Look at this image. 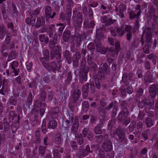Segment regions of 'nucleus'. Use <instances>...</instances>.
<instances>
[{"instance_id":"1","label":"nucleus","mask_w":158,"mask_h":158,"mask_svg":"<svg viewBox=\"0 0 158 158\" xmlns=\"http://www.w3.org/2000/svg\"><path fill=\"white\" fill-rule=\"evenodd\" d=\"M79 126L78 117L75 116L74 123L71 128V132L74 135L75 138L77 139L79 145L83 144L84 142L83 136L81 134L78 133L77 131Z\"/></svg>"},{"instance_id":"2","label":"nucleus","mask_w":158,"mask_h":158,"mask_svg":"<svg viewBox=\"0 0 158 158\" xmlns=\"http://www.w3.org/2000/svg\"><path fill=\"white\" fill-rule=\"evenodd\" d=\"M86 61L85 59H82L80 63V68L79 76L82 81H86L87 79V73L89 71V68L86 66Z\"/></svg>"},{"instance_id":"3","label":"nucleus","mask_w":158,"mask_h":158,"mask_svg":"<svg viewBox=\"0 0 158 158\" xmlns=\"http://www.w3.org/2000/svg\"><path fill=\"white\" fill-rule=\"evenodd\" d=\"M113 134L114 135L116 134L118 135V140L120 142H127L125 131L121 127L119 126L115 131H113Z\"/></svg>"},{"instance_id":"4","label":"nucleus","mask_w":158,"mask_h":158,"mask_svg":"<svg viewBox=\"0 0 158 158\" xmlns=\"http://www.w3.org/2000/svg\"><path fill=\"white\" fill-rule=\"evenodd\" d=\"M42 65L49 72L52 71L54 72L56 70H59L61 67L60 64L58 65L54 61L51 62L49 63L47 62L43 64Z\"/></svg>"},{"instance_id":"5","label":"nucleus","mask_w":158,"mask_h":158,"mask_svg":"<svg viewBox=\"0 0 158 158\" xmlns=\"http://www.w3.org/2000/svg\"><path fill=\"white\" fill-rule=\"evenodd\" d=\"M129 113H119L118 119L119 121L122 122L123 124L127 126L131 121L130 118L128 117Z\"/></svg>"},{"instance_id":"6","label":"nucleus","mask_w":158,"mask_h":158,"mask_svg":"<svg viewBox=\"0 0 158 158\" xmlns=\"http://www.w3.org/2000/svg\"><path fill=\"white\" fill-rule=\"evenodd\" d=\"M93 152V151L91 150L90 146L87 145L82 150H79L77 156L78 158H82L83 157H85L89 153H92Z\"/></svg>"},{"instance_id":"7","label":"nucleus","mask_w":158,"mask_h":158,"mask_svg":"<svg viewBox=\"0 0 158 158\" xmlns=\"http://www.w3.org/2000/svg\"><path fill=\"white\" fill-rule=\"evenodd\" d=\"M149 92L151 98L153 99L158 93V84L150 85L149 87Z\"/></svg>"},{"instance_id":"8","label":"nucleus","mask_w":158,"mask_h":158,"mask_svg":"<svg viewBox=\"0 0 158 158\" xmlns=\"http://www.w3.org/2000/svg\"><path fill=\"white\" fill-rule=\"evenodd\" d=\"M95 44L96 48V50L99 52L101 54H106L107 52V50L102 45L101 41L94 42Z\"/></svg>"},{"instance_id":"9","label":"nucleus","mask_w":158,"mask_h":158,"mask_svg":"<svg viewBox=\"0 0 158 158\" xmlns=\"http://www.w3.org/2000/svg\"><path fill=\"white\" fill-rule=\"evenodd\" d=\"M43 57H40L39 59L42 64L48 62L50 59L48 49H46L43 50Z\"/></svg>"},{"instance_id":"10","label":"nucleus","mask_w":158,"mask_h":158,"mask_svg":"<svg viewBox=\"0 0 158 158\" xmlns=\"http://www.w3.org/2000/svg\"><path fill=\"white\" fill-rule=\"evenodd\" d=\"M154 99H149L148 102H147L144 107V110L146 113H148L151 109H154Z\"/></svg>"},{"instance_id":"11","label":"nucleus","mask_w":158,"mask_h":158,"mask_svg":"<svg viewBox=\"0 0 158 158\" xmlns=\"http://www.w3.org/2000/svg\"><path fill=\"white\" fill-rule=\"evenodd\" d=\"M102 146L106 152L110 151L113 148L112 142L110 140H108L107 141H104Z\"/></svg>"},{"instance_id":"12","label":"nucleus","mask_w":158,"mask_h":158,"mask_svg":"<svg viewBox=\"0 0 158 158\" xmlns=\"http://www.w3.org/2000/svg\"><path fill=\"white\" fill-rule=\"evenodd\" d=\"M110 32L112 35L114 37H116L117 35V33L118 34L119 36L122 37L125 33L124 31H121L119 28L117 27L111 29Z\"/></svg>"},{"instance_id":"13","label":"nucleus","mask_w":158,"mask_h":158,"mask_svg":"<svg viewBox=\"0 0 158 158\" xmlns=\"http://www.w3.org/2000/svg\"><path fill=\"white\" fill-rule=\"evenodd\" d=\"M82 14L81 13L78 12L77 13L76 17L75 16V19H74L73 20H74L75 22L79 28H80L82 22Z\"/></svg>"},{"instance_id":"14","label":"nucleus","mask_w":158,"mask_h":158,"mask_svg":"<svg viewBox=\"0 0 158 158\" xmlns=\"http://www.w3.org/2000/svg\"><path fill=\"white\" fill-rule=\"evenodd\" d=\"M120 48V44L118 42H116L115 43V48L116 51L114 52H110L107 54V57H114L116 54L117 55L119 51Z\"/></svg>"},{"instance_id":"15","label":"nucleus","mask_w":158,"mask_h":158,"mask_svg":"<svg viewBox=\"0 0 158 158\" xmlns=\"http://www.w3.org/2000/svg\"><path fill=\"white\" fill-rule=\"evenodd\" d=\"M120 105L121 107V111L119 113H129L127 109V107L129 106L128 103L125 101H122L121 102Z\"/></svg>"},{"instance_id":"16","label":"nucleus","mask_w":158,"mask_h":158,"mask_svg":"<svg viewBox=\"0 0 158 158\" xmlns=\"http://www.w3.org/2000/svg\"><path fill=\"white\" fill-rule=\"evenodd\" d=\"M11 67L12 69V72L14 73L15 76L19 74V69L18 68V63L16 61H14L10 64Z\"/></svg>"},{"instance_id":"17","label":"nucleus","mask_w":158,"mask_h":158,"mask_svg":"<svg viewBox=\"0 0 158 158\" xmlns=\"http://www.w3.org/2000/svg\"><path fill=\"white\" fill-rule=\"evenodd\" d=\"M116 21V20H112L111 19H108L106 16H103L102 20L103 25L104 26H109L114 22Z\"/></svg>"},{"instance_id":"18","label":"nucleus","mask_w":158,"mask_h":158,"mask_svg":"<svg viewBox=\"0 0 158 158\" xmlns=\"http://www.w3.org/2000/svg\"><path fill=\"white\" fill-rule=\"evenodd\" d=\"M45 21L44 17H39L37 18L36 24L35 25V28H39L41 26H44L45 25Z\"/></svg>"},{"instance_id":"19","label":"nucleus","mask_w":158,"mask_h":158,"mask_svg":"<svg viewBox=\"0 0 158 158\" xmlns=\"http://www.w3.org/2000/svg\"><path fill=\"white\" fill-rule=\"evenodd\" d=\"M138 106L140 108L143 109L145 105L148 101L147 98L143 96L142 98L139 99Z\"/></svg>"},{"instance_id":"20","label":"nucleus","mask_w":158,"mask_h":158,"mask_svg":"<svg viewBox=\"0 0 158 158\" xmlns=\"http://www.w3.org/2000/svg\"><path fill=\"white\" fill-rule=\"evenodd\" d=\"M103 36L102 31L101 29H98L96 30L95 39L94 42L101 41V39Z\"/></svg>"},{"instance_id":"21","label":"nucleus","mask_w":158,"mask_h":158,"mask_svg":"<svg viewBox=\"0 0 158 158\" xmlns=\"http://www.w3.org/2000/svg\"><path fill=\"white\" fill-rule=\"evenodd\" d=\"M144 90L143 88H139L136 92L135 95V101L137 102L139 99H140L143 97L142 95L143 94Z\"/></svg>"},{"instance_id":"22","label":"nucleus","mask_w":158,"mask_h":158,"mask_svg":"<svg viewBox=\"0 0 158 158\" xmlns=\"http://www.w3.org/2000/svg\"><path fill=\"white\" fill-rule=\"evenodd\" d=\"M45 14L44 18H46V21H48V18L50 15H51L52 12V10L50 6H46L45 7Z\"/></svg>"},{"instance_id":"23","label":"nucleus","mask_w":158,"mask_h":158,"mask_svg":"<svg viewBox=\"0 0 158 158\" xmlns=\"http://www.w3.org/2000/svg\"><path fill=\"white\" fill-rule=\"evenodd\" d=\"M115 119L114 118H113L110 120L108 124V129L109 130L111 135L112 136V128L114 127V125L115 123ZM113 131H114L113 130Z\"/></svg>"},{"instance_id":"24","label":"nucleus","mask_w":158,"mask_h":158,"mask_svg":"<svg viewBox=\"0 0 158 158\" xmlns=\"http://www.w3.org/2000/svg\"><path fill=\"white\" fill-rule=\"evenodd\" d=\"M59 110L58 106L53 108L52 111L51 115L52 118H56L58 116Z\"/></svg>"},{"instance_id":"25","label":"nucleus","mask_w":158,"mask_h":158,"mask_svg":"<svg viewBox=\"0 0 158 158\" xmlns=\"http://www.w3.org/2000/svg\"><path fill=\"white\" fill-rule=\"evenodd\" d=\"M102 80L101 79L95 78L94 80V83L96 88L98 89H100L101 86L102 85L103 88H105L106 87V85L105 84H102L101 83Z\"/></svg>"},{"instance_id":"26","label":"nucleus","mask_w":158,"mask_h":158,"mask_svg":"<svg viewBox=\"0 0 158 158\" xmlns=\"http://www.w3.org/2000/svg\"><path fill=\"white\" fill-rule=\"evenodd\" d=\"M63 54L64 57L67 60L68 63L70 64L72 62V58L71 56V53L69 51L66 50L64 52Z\"/></svg>"},{"instance_id":"27","label":"nucleus","mask_w":158,"mask_h":158,"mask_svg":"<svg viewBox=\"0 0 158 158\" xmlns=\"http://www.w3.org/2000/svg\"><path fill=\"white\" fill-rule=\"evenodd\" d=\"M74 40L76 46L77 47H79L82 41L81 36L80 35H77L74 37Z\"/></svg>"},{"instance_id":"28","label":"nucleus","mask_w":158,"mask_h":158,"mask_svg":"<svg viewBox=\"0 0 158 158\" xmlns=\"http://www.w3.org/2000/svg\"><path fill=\"white\" fill-rule=\"evenodd\" d=\"M57 123L56 121L52 120H50L48 123L47 127L48 128L55 129L57 127Z\"/></svg>"},{"instance_id":"29","label":"nucleus","mask_w":158,"mask_h":158,"mask_svg":"<svg viewBox=\"0 0 158 158\" xmlns=\"http://www.w3.org/2000/svg\"><path fill=\"white\" fill-rule=\"evenodd\" d=\"M95 43L92 42L89 43L87 46V48L89 51L92 55L94 54V52L95 50Z\"/></svg>"},{"instance_id":"30","label":"nucleus","mask_w":158,"mask_h":158,"mask_svg":"<svg viewBox=\"0 0 158 158\" xmlns=\"http://www.w3.org/2000/svg\"><path fill=\"white\" fill-rule=\"evenodd\" d=\"M102 124H98L95 127L94 131L96 134H101L102 133Z\"/></svg>"},{"instance_id":"31","label":"nucleus","mask_w":158,"mask_h":158,"mask_svg":"<svg viewBox=\"0 0 158 158\" xmlns=\"http://www.w3.org/2000/svg\"><path fill=\"white\" fill-rule=\"evenodd\" d=\"M71 35V32L68 30L64 31L63 33V39L64 41L67 42L69 39Z\"/></svg>"},{"instance_id":"32","label":"nucleus","mask_w":158,"mask_h":158,"mask_svg":"<svg viewBox=\"0 0 158 158\" xmlns=\"http://www.w3.org/2000/svg\"><path fill=\"white\" fill-rule=\"evenodd\" d=\"M81 94V92L79 89L75 91L73 94V100L75 102H77L78 99L79 98Z\"/></svg>"},{"instance_id":"33","label":"nucleus","mask_w":158,"mask_h":158,"mask_svg":"<svg viewBox=\"0 0 158 158\" xmlns=\"http://www.w3.org/2000/svg\"><path fill=\"white\" fill-rule=\"evenodd\" d=\"M32 100L33 98L32 94L31 92L30 91L29 92L27 101L25 102L26 105L27 106L28 108H30V106L31 104Z\"/></svg>"},{"instance_id":"34","label":"nucleus","mask_w":158,"mask_h":158,"mask_svg":"<svg viewBox=\"0 0 158 158\" xmlns=\"http://www.w3.org/2000/svg\"><path fill=\"white\" fill-rule=\"evenodd\" d=\"M108 74L102 70V68H99L98 70V74L97 76L98 77L103 78L105 77Z\"/></svg>"},{"instance_id":"35","label":"nucleus","mask_w":158,"mask_h":158,"mask_svg":"<svg viewBox=\"0 0 158 158\" xmlns=\"http://www.w3.org/2000/svg\"><path fill=\"white\" fill-rule=\"evenodd\" d=\"M136 127V123L135 121H132L130 123V125L128 127L129 131L130 132H133L134 130H135Z\"/></svg>"},{"instance_id":"36","label":"nucleus","mask_w":158,"mask_h":158,"mask_svg":"<svg viewBox=\"0 0 158 158\" xmlns=\"http://www.w3.org/2000/svg\"><path fill=\"white\" fill-rule=\"evenodd\" d=\"M151 72L149 71H147L146 74L145 76L144 80L146 81L149 82H151L153 80V77L151 75Z\"/></svg>"},{"instance_id":"37","label":"nucleus","mask_w":158,"mask_h":158,"mask_svg":"<svg viewBox=\"0 0 158 158\" xmlns=\"http://www.w3.org/2000/svg\"><path fill=\"white\" fill-rule=\"evenodd\" d=\"M31 114L34 115V118L35 120H37L38 118L39 114V110L36 108H34L31 111Z\"/></svg>"},{"instance_id":"38","label":"nucleus","mask_w":158,"mask_h":158,"mask_svg":"<svg viewBox=\"0 0 158 158\" xmlns=\"http://www.w3.org/2000/svg\"><path fill=\"white\" fill-rule=\"evenodd\" d=\"M40 13V10L37 9L33 11L31 13H30V15L31 18L34 19V20L35 21L36 18Z\"/></svg>"},{"instance_id":"39","label":"nucleus","mask_w":158,"mask_h":158,"mask_svg":"<svg viewBox=\"0 0 158 158\" xmlns=\"http://www.w3.org/2000/svg\"><path fill=\"white\" fill-rule=\"evenodd\" d=\"M144 39L146 44H151L152 42V35H145Z\"/></svg>"},{"instance_id":"40","label":"nucleus","mask_w":158,"mask_h":158,"mask_svg":"<svg viewBox=\"0 0 158 158\" xmlns=\"http://www.w3.org/2000/svg\"><path fill=\"white\" fill-rule=\"evenodd\" d=\"M48 120L47 119H45L43 121L41 126L42 131L44 134H46L47 132L46 128V122Z\"/></svg>"},{"instance_id":"41","label":"nucleus","mask_w":158,"mask_h":158,"mask_svg":"<svg viewBox=\"0 0 158 158\" xmlns=\"http://www.w3.org/2000/svg\"><path fill=\"white\" fill-rule=\"evenodd\" d=\"M39 40L41 42H44L45 44L48 43L49 39L48 37H46L44 34H41L39 35Z\"/></svg>"},{"instance_id":"42","label":"nucleus","mask_w":158,"mask_h":158,"mask_svg":"<svg viewBox=\"0 0 158 158\" xmlns=\"http://www.w3.org/2000/svg\"><path fill=\"white\" fill-rule=\"evenodd\" d=\"M4 131H2V137L6 135V132L10 128V125L7 122H4Z\"/></svg>"},{"instance_id":"43","label":"nucleus","mask_w":158,"mask_h":158,"mask_svg":"<svg viewBox=\"0 0 158 158\" xmlns=\"http://www.w3.org/2000/svg\"><path fill=\"white\" fill-rule=\"evenodd\" d=\"M60 132H58L55 136V142L57 144L59 145L61 143V139L60 138Z\"/></svg>"},{"instance_id":"44","label":"nucleus","mask_w":158,"mask_h":158,"mask_svg":"<svg viewBox=\"0 0 158 158\" xmlns=\"http://www.w3.org/2000/svg\"><path fill=\"white\" fill-rule=\"evenodd\" d=\"M145 123L148 127H151L153 125L152 119L149 117H147L146 118Z\"/></svg>"},{"instance_id":"45","label":"nucleus","mask_w":158,"mask_h":158,"mask_svg":"<svg viewBox=\"0 0 158 158\" xmlns=\"http://www.w3.org/2000/svg\"><path fill=\"white\" fill-rule=\"evenodd\" d=\"M35 21L32 18L29 17L27 18L25 20V22L29 26H31L32 27H34L35 26Z\"/></svg>"},{"instance_id":"46","label":"nucleus","mask_w":158,"mask_h":158,"mask_svg":"<svg viewBox=\"0 0 158 158\" xmlns=\"http://www.w3.org/2000/svg\"><path fill=\"white\" fill-rule=\"evenodd\" d=\"M17 116V114L14 111H10L9 114V122H12L14 119V118H16Z\"/></svg>"},{"instance_id":"47","label":"nucleus","mask_w":158,"mask_h":158,"mask_svg":"<svg viewBox=\"0 0 158 158\" xmlns=\"http://www.w3.org/2000/svg\"><path fill=\"white\" fill-rule=\"evenodd\" d=\"M7 88V81L4 80L3 81V84L2 85V87L1 89L0 90V93L2 94L3 95H4L3 90H6Z\"/></svg>"},{"instance_id":"48","label":"nucleus","mask_w":158,"mask_h":158,"mask_svg":"<svg viewBox=\"0 0 158 158\" xmlns=\"http://www.w3.org/2000/svg\"><path fill=\"white\" fill-rule=\"evenodd\" d=\"M82 108L84 112H86L87 111L89 108L88 101H85L82 102Z\"/></svg>"},{"instance_id":"49","label":"nucleus","mask_w":158,"mask_h":158,"mask_svg":"<svg viewBox=\"0 0 158 158\" xmlns=\"http://www.w3.org/2000/svg\"><path fill=\"white\" fill-rule=\"evenodd\" d=\"M16 56V53L13 50H12L8 56L7 59L8 61H10L13 59L15 58Z\"/></svg>"},{"instance_id":"50","label":"nucleus","mask_w":158,"mask_h":158,"mask_svg":"<svg viewBox=\"0 0 158 158\" xmlns=\"http://www.w3.org/2000/svg\"><path fill=\"white\" fill-rule=\"evenodd\" d=\"M117 106V101H114L113 102H112L110 103L109 105L107 106L106 108V110H109L111 108H114V106L116 107Z\"/></svg>"},{"instance_id":"51","label":"nucleus","mask_w":158,"mask_h":158,"mask_svg":"<svg viewBox=\"0 0 158 158\" xmlns=\"http://www.w3.org/2000/svg\"><path fill=\"white\" fill-rule=\"evenodd\" d=\"M126 76V79L129 81L131 82L133 81V79H132V77L133 75V74L132 72H130L128 74L125 72L124 73L123 75L122 76H123L124 75Z\"/></svg>"},{"instance_id":"52","label":"nucleus","mask_w":158,"mask_h":158,"mask_svg":"<svg viewBox=\"0 0 158 158\" xmlns=\"http://www.w3.org/2000/svg\"><path fill=\"white\" fill-rule=\"evenodd\" d=\"M77 102H75L73 100V101L70 102L69 103V106L71 109L72 112L74 111L75 109L77 107V106L76 104Z\"/></svg>"},{"instance_id":"53","label":"nucleus","mask_w":158,"mask_h":158,"mask_svg":"<svg viewBox=\"0 0 158 158\" xmlns=\"http://www.w3.org/2000/svg\"><path fill=\"white\" fill-rule=\"evenodd\" d=\"M151 131L150 130L148 129L147 130L143 131L141 133V137L144 140H146L148 139V133Z\"/></svg>"},{"instance_id":"54","label":"nucleus","mask_w":158,"mask_h":158,"mask_svg":"<svg viewBox=\"0 0 158 158\" xmlns=\"http://www.w3.org/2000/svg\"><path fill=\"white\" fill-rule=\"evenodd\" d=\"M151 44H145L143 47V52L147 54H148L150 53L149 48L151 46Z\"/></svg>"},{"instance_id":"55","label":"nucleus","mask_w":158,"mask_h":158,"mask_svg":"<svg viewBox=\"0 0 158 158\" xmlns=\"http://www.w3.org/2000/svg\"><path fill=\"white\" fill-rule=\"evenodd\" d=\"M55 25L53 24H52L49 27V30L48 31L47 33L50 38H51L52 36L53 35V31Z\"/></svg>"},{"instance_id":"56","label":"nucleus","mask_w":158,"mask_h":158,"mask_svg":"<svg viewBox=\"0 0 158 158\" xmlns=\"http://www.w3.org/2000/svg\"><path fill=\"white\" fill-rule=\"evenodd\" d=\"M46 148L43 146L40 145L39 147V154L43 156L45 154Z\"/></svg>"},{"instance_id":"57","label":"nucleus","mask_w":158,"mask_h":158,"mask_svg":"<svg viewBox=\"0 0 158 158\" xmlns=\"http://www.w3.org/2000/svg\"><path fill=\"white\" fill-rule=\"evenodd\" d=\"M136 126L138 132H141L142 130L143 127V123L141 121H139L136 124Z\"/></svg>"},{"instance_id":"58","label":"nucleus","mask_w":158,"mask_h":158,"mask_svg":"<svg viewBox=\"0 0 158 158\" xmlns=\"http://www.w3.org/2000/svg\"><path fill=\"white\" fill-rule=\"evenodd\" d=\"M17 99L16 97L14 96H11L10 100V104L15 105L17 104Z\"/></svg>"},{"instance_id":"59","label":"nucleus","mask_w":158,"mask_h":158,"mask_svg":"<svg viewBox=\"0 0 158 158\" xmlns=\"http://www.w3.org/2000/svg\"><path fill=\"white\" fill-rule=\"evenodd\" d=\"M70 146L73 150L76 151L78 149V146L76 142L75 141H72L70 142Z\"/></svg>"},{"instance_id":"60","label":"nucleus","mask_w":158,"mask_h":158,"mask_svg":"<svg viewBox=\"0 0 158 158\" xmlns=\"http://www.w3.org/2000/svg\"><path fill=\"white\" fill-rule=\"evenodd\" d=\"M98 111L100 114H104L106 113V108L102 107H99L98 108Z\"/></svg>"},{"instance_id":"61","label":"nucleus","mask_w":158,"mask_h":158,"mask_svg":"<svg viewBox=\"0 0 158 158\" xmlns=\"http://www.w3.org/2000/svg\"><path fill=\"white\" fill-rule=\"evenodd\" d=\"M98 156L99 158H105V152L103 150L100 149L99 150Z\"/></svg>"},{"instance_id":"62","label":"nucleus","mask_w":158,"mask_h":158,"mask_svg":"<svg viewBox=\"0 0 158 158\" xmlns=\"http://www.w3.org/2000/svg\"><path fill=\"white\" fill-rule=\"evenodd\" d=\"M81 53L77 51L73 55V59L79 60L81 58Z\"/></svg>"},{"instance_id":"63","label":"nucleus","mask_w":158,"mask_h":158,"mask_svg":"<svg viewBox=\"0 0 158 158\" xmlns=\"http://www.w3.org/2000/svg\"><path fill=\"white\" fill-rule=\"evenodd\" d=\"M12 12L15 16H17L18 15V12L17 10L16 6L14 3H12Z\"/></svg>"},{"instance_id":"64","label":"nucleus","mask_w":158,"mask_h":158,"mask_svg":"<svg viewBox=\"0 0 158 158\" xmlns=\"http://www.w3.org/2000/svg\"><path fill=\"white\" fill-rule=\"evenodd\" d=\"M126 9V6L123 4H121L119 7V12L121 15H123V11Z\"/></svg>"}]
</instances>
